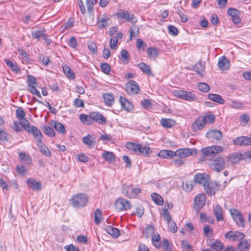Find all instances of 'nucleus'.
<instances>
[{
  "mask_svg": "<svg viewBox=\"0 0 251 251\" xmlns=\"http://www.w3.org/2000/svg\"><path fill=\"white\" fill-rule=\"evenodd\" d=\"M126 148L133 151L136 154L148 156L151 153V151L149 145H142L133 142H128L126 144Z\"/></svg>",
  "mask_w": 251,
  "mask_h": 251,
  "instance_id": "obj_1",
  "label": "nucleus"
},
{
  "mask_svg": "<svg viewBox=\"0 0 251 251\" xmlns=\"http://www.w3.org/2000/svg\"><path fill=\"white\" fill-rule=\"evenodd\" d=\"M88 201L87 196L84 194H77L72 197L70 202L74 207H82L86 206Z\"/></svg>",
  "mask_w": 251,
  "mask_h": 251,
  "instance_id": "obj_2",
  "label": "nucleus"
},
{
  "mask_svg": "<svg viewBox=\"0 0 251 251\" xmlns=\"http://www.w3.org/2000/svg\"><path fill=\"white\" fill-rule=\"evenodd\" d=\"M114 207L117 211H123L131 209V205L128 201L120 198L115 201Z\"/></svg>",
  "mask_w": 251,
  "mask_h": 251,
  "instance_id": "obj_3",
  "label": "nucleus"
},
{
  "mask_svg": "<svg viewBox=\"0 0 251 251\" xmlns=\"http://www.w3.org/2000/svg\"><path fill=\"white\" fill-rule=\"evenodd\" d=\"M224 151V148L219 146H212L202 148L201 152L204 156H210L221 152Z\"/></svg>",
  "mask_w": 251,
  "mask_h": 251,
  "instance_id": "obj_4",
  "label": "nucleus"
},
{
  "mask_svg": "<svg viewBox=\"0 0 251 251\" xmlns=\"http://www.w3.org/2000/svg\"><path fill=\"white\" fill-rule=\"evenodd\" d=\"M206 202V196L203 193L198 194L194 199V208L197 213L204 206Z\"/></svg>",
  "mask_w": 251,
  "mask_h": 251,
  "instance_id": "obj_5",
  "label": "nucleus"
},
{
  "mask_svg": "<svg viewBox=\"0 0 251 251\" xmlns=\"http://www.w3.org/2000/svg\"><path fill=\"white\" fill-rule=\"evenodd\" d=\"M116 15L118 19H124L126 22L135 23L137 21V18L133 14L124 10H120Z\"/></svg>",
  "mask_w": 251,
  "mask_h": 251,
  "instance_id": "obj_6",
  "label": "nucleus"
},
{
  "mask_svg": "<svg viewBox=\"0 0 251 251\" xmlns=\"http://www.w3.org/2000/svg\"><path fill=\"white\" fill-rule=\"evenodd\" d=\"M230 213L236 224L239 226H245V220L241 213L236 209L232 208L230 209Z\"/></svg>",
  "mask_w": 251,
  "mask_h": 251,
  "instance_id": "obj_7",
  "label": "nucleus"
},
{
  "mask_svg": "<svg viewBox=\"0 0 251 251\" xmlns=\"http://www.w3.org/2000/svg\"><path fill=\"white\" fill-rule=\"evenodd\" d=\"M220 184L216 181H208L204 184L203 188L205 192L208 195H214L216 191L218 189Z\"/></svg>",
  "mask_w": 251,
  "mask_h": 251,
  "instance_id": "obj_8",
  "label": "nucleus"
},
{
  "mask_svg": "<svg viewBox=\"0 0 251 251\" xmlns=\"http://www.w3.org/2000/svg\"><path fill=\"white\" fill-rule=\"evenodd\" d=\"M226 162L224 158L219 156L214 159L211 163L212 168L217 172L222 171L225 167Z\"/></svg>",
  "mask_w": 251,
  "mask_h": 251,
  "instance_id": "obj_9",
  "label": "nucleus"
},
{
  "mask_svg": "<svg viewBox=\"0 0 251 251\" xmlns=\"http://www.w3.org/2000/svg\"><path fill=\"white\" fill-rule=\"evenodd\" d=\"M122 191L127 197L134 198L141 192V189L138 188H133L131 185L125 186L123 188Z\"/></svg>",
  "mask_w": 251,
  "mask_h": 251,
  "instance_id": "obj_10",
  "label": "nucleus"
},
{
  "mask_svg": "<svg viewBox=\"0 0 251 251\" xmlns=\"http://www.w3.org/2000/svg\"><path fill=\"white\" fill-rule=\"evenodd\" d=\"M175 95L186 100L192 101L196 99L195 94L190 92L180 90L175 91Z\"/></svg>",
  "mask_w": 251,
  "mask_h": 251,
  "instance_id": "obj_11",
  "label": "nucleus"
},
{
  "mask_svg": "<svg viewBox=\"0 0 251 251\" xmlns=\"http://www.w3.org/2000/svg\"><path fill=\"white\" fill-rule=\"evenodd\" d=\"M246 159L244 157V153L243 154L239 152H234L226 157L227 163L228 164H234L238 163L240 160Z\"/></svg>",
  "mask_w": 251,
  "mask_h": 251,
  "instance_id": "obj_12",
  "label": "nucleus"
},
{
  "mask_svg": "<svg viewBox=\"0 0 251 251\" xmlns=\"http://www.w3.org/2000/svg\"><path fill=\"white\" fill-rule=\"evenodd\" d=\"M126 90L128 94H137L140 91L139 86L134 80H130L126 85Z\"/></svg>",
  "mask_w": 251,
  "mask_h": 251,
  "instance_id": "obj_13",
  "label": "nucleus"
},
{
  "mask_svg": "<svg viewBox=\"0 0 251 251\" xmlns=\"http://www.w3.org/2000/svg\"><path fill=\"white\" fill-rule=\"evenodd\" d=\"M92 123L93 121H96L100 124H104L106 122V119L103 115L99 112H90Z\"/></svg>",
  "mask_w": 251,
  "mask_h": 251,
  "instance_id": "obj_14",
  "label": "nucleus"
},
{
  "mask_svg": "<svg viewBox=\"0 0 251 251\" xmlns=\"http://www.w3.org/2000/svg\"><path fill=\"white\" fill-rule=\"evenodd\" d=\"M26 131L29 133H31L34 136L36 141L38 143H41V141H42V134L35 126L27 127V128H26Z\"/></svg>",
  "mask_w": 251,
  "mask_h": 251,
  "instance_id": "obj_15",
  "label": "nucleus"
},
{
  "mask_svg": "<svg viewBox=\"0 0 251 251\" xmlns=\"http://www.w3.org/2000/svg\"><path fill=\"white\" fill-rule=\"evenodd\" d=\"M235 145L248 146L251 145L250 137L248 136H240L233 140Z\"/></svg>",
  "mask_w": 251,
  "mask_h": 251,
  "instance_id": "obj_16",
  "label": "nucleus"
},
{
  "mask_svg": "<svg viewBox=\"0 0 251 251\" xmlns=\"http://www.w3.org/2000/svg\"><path fill=\"white\" fill-rule=\"evenodd\" d=\"M227 13L232 17V20L234 24H238L241 22L239 11L234 8H230L228 9Z\"/></svg>",
  "mask_w": 251,
  "mask_h": 251,
  "instance_id": "obj_17",
  "label": "nucleus"
},
{
  "mask_svg": "<svg viewBox=\"0 0 251 251\" xmlns=\"http://www.w3.org/2000/svg\"><path fill=\"white\" fill-rule=\"evenodd\" d=\"M209 180V177L204 174H197L194 176V182L196 184L197 183L204 184L206 183Z\"/></svg>",
  "mask_w": 251,
  "mask_h": 251,
  "instance_id": "obj_18",
  "label": "nucleus"
},
{
  "mask_svg": "<svg viewBox=\"0 0 251 251\" xmlns=\"http://www.w3.org/2000/svg\"><path fill=\"white\" fill-rule=\"evenodd\" d=\"M193 153V150L189 148L180 149L175 151V156L179 158L187 157Z\"/></svg>",
  "mask_w": 251,
  "mask_h": 251,
  "instance_id": "obj_19",
  "label": "nucleus"
},
{
  "mask_svg": "<svg viewBox=\"0 0 251 251\" xmlns=\"http://www.w3.org/2000/svg\"><path fill=\"white\" fill-rule=\"evenodd\" d=\"M218 66L220 70L225 71L228 69L229 67V62L227 58L223 56L219 58Z\"/></svg>",
  "mask_w": 251,
  "mask_h": 251,
  "instance_id": "obj_20",
  "label": "nucleus"
},
{
  "mask_svg": "<svg viewBox=\"0 0 251 251\" xmlns=\"http://www.w3.org/2000/svg\"><path fill=\"white\" fill-rule=\"evenodd\" d=\"M206 136L210 139L219 140L222 138L223 134L220 130L212 129L207 132Z\"/></svg>",
  "mask_w": 251,
  "mask_h": 251,
  "instance_id": "obj_21",
  "label": "nucleus"
},
{
  "mask_svg": "<svg viewBox=\"0 0 251 251\" xmlns=\"http://www.w3.org/2000/svg\"><path fill=\"white\" fill-rule=\"evenodd\" d=\"M110 19L109 17L105 14L102 15V17L100 18L98 17V21L97 23V26L100 29L106 27L108 25L107 21Z\"/></svg>",
  "mask_w": 251,
  "mask_h": 251,
  "instance_id": "obj_22",
  "label": "nucleus"
},
{
  "mask_svg": "<svg viewBox=\"0 0 251 251\" xmlns=\"http://www.w3.org/2000/svg\"><path fill=\"white\" fill-rule=\"evenodd\" d=\"M27 184L29 188L33 190L38 191L41 189V183L39 182L36 181L32 178H30L27 179Z\"/></svg>",
  "mask_w": 251,
  "mask_h": 251,
  "instance_id": "obj_23",
  "label": "nucleus"
},
{
  "mask_svg": "<svg viewBox=\"0 0 251 251\" xmlns=\"http://www.w3.org/2000/svg\"><path fill=\"white\" fill-rule=\"evenodd\" d=\"M82 142L89 148H93L96 144V140L92 135L88 134L82 138Z\"/></svg>",
  "mask_w": 251,
  "mask_h": 251,
  "instance_id": "obj_24",
  "label": "nucleus"
},
{
  "mask_svg": "<svg viewBox=\"0 0 251 251\" xmlns=\"http://www.w3.org/2000/svg\"><path fill=\"white\" fill-rule=\"evenodd\" d=\"M205 125V124L204 123V119L202 117H199L192 124V127L195 131L198 130H201L203 128Z\"/></svg>",
  "mask_w": 251,
  "mask_h": 251,
  "instance_id": "obj_25",
  "label": "nucleus"
},
{
  "mask_svg": "<svg viewBox=\"0 0 251 251\" xmlns=\"http://www.w3.org/2000/svg\"><path fill=\"white\" fill-rule=\"evenodd\" d=\"M104 229L107 233L112 236L114 238H118L120 234L119 229L112 226H107Z\"/></svg>",
  "mask_w": 251,
  "mask_h": 251,
  "instance_id": "obj_26",
  "label": "nucleus"
},
{
  "mask_svg": "<svg viewBox=\"0 0 251 251\" xmlns=\"http://www.w3.org/2000/svg\"><path fill=\"white\" fill-rule=\"evenodd\" d=\"M50 125L53 126L58 132L63 134L66 133L65 127L61 123L52 120L50 122Z\"/></svg>",
  "mask_w": 251,
  "mask_h": 251,
  "instance_id": "obj_27",
  "label": "nucleus"
},
{
  "mask_svg": "<svg viewBox=\"0 0 251 251\" xmlns=\"http://www.w3.org/2000/svg\"><path fill=\"white\" fill-rule=\"evenodd\" d=\"M158 155L162 158H171L175 156V151L171 150H162L159 152Z\"/></svg>",
  "mask_w": 251,
  "mask_h": 251,
  "instance_id": "obj_28",
  "label": "nucleus"
},
{
  "mask_svg": "<svg viewBox=\"0 0 251 251\" xmlns=\"http://www.w3.org/2000/svg\"><path fill=\"white\" fill-rule=\"evenodd\" d=\"M120 102L122 105V107L124 108V109L128 111L132 109L133 106L131 103L128 101L126 98L120 97Z\"/></svg>",
  "mask_w": 251,
  "mask_h": 251,
  "instance_id": "obj_29",
  "label": "nucleus"
},
{
  "mask_svg": "<svg viewBox=\"0 0 251 251\" xmlns=\"http://www.w3.org/2000/svg\"><path fill=\"white\" fill-rule=\"evenodd\" d=\"M205 69L204 63L202 62H199L196 64L194 67V70L201 76H203V72Z\"/></svg>",
  "mask_w": 251,
  "mask_h": 251,
  "instance_id": "obj_30",
  "label": "nucleus"
},
{
  "mask_svg": "<svg viewBox=\"0 0 251 251\" xmlns=\"http://www.w3.org/2000/svg\"><path fill=\"white\" fill-rule=\"evenodd\" d=\"M137 66L148 75L151 76H153V75L151 72L150 66L146 65L145 63L141 62L138 64L137 65Z\"/></svg>",
  "mask_w": 251,
  "mask_h": 251,
  "instance_id": "obj_31",
  "label": "nucleus"
},
{
  "mask_svg": "<svg viewBox=\"0 0 251 251\" xmlns=\"http://www.w3.org/2000/svg\"><path fill=\"white\" fill-rule=\"evenodd\" d=\"M123 37V34L121 32H119L115 36H113L110 41V47L111 49H114L117 47L118 39H121Z\"/></svg>",
  "mask_w": 251,
  "mask_h": 251,
  "instance_id": "obj_32",
  "label": "nucleus"
},
{
  "mask_svg": "<svg viewBox=\"0 0 251 251\" xmlns=\"http://www.w3.org/2000/svg\"><path fill=\"white\" fill-rule=\"evenodd\" d=\"M223 213L221 207L218 204L216 205L214 209V213L218 221L223 220Z\"/></svg>",
  "mask_w": 251,
  "mask_h": 251,
  "instance_id": "obj_33",
  "label": "nucleus"
},
{
  "mask_svg": "<svg viewBox=\"0 0 251 251\" xmlns=\"http://www.w3.org/2000/svg\"><path fill=\"white\" fill-rule=\"evenodd\" d=\"M4 62L9 67V68L10 70H11L13 72L15 73H18L20 72V69L19 68L16 63H14L12 61L8 59H5L4 60Z\"/></svg>",
  "mask_w": 251,
  "mask_h": 251,
  "instance_id": "obj_34",
  "label": "nucleus"
},
{
  "mask_svg": "<svg viewBox=\"0 0 251 251\" xmlns=\"http://www.w3.org/2000/svg\"><path fill=\"white\" fill-rule=\"evenodd\" d=\"M103 99L105 103L108 106H111L114 102L113 95L110 93L104 94Z\"/></svg>",
  "mask_w": 251,
  "mask_h": 251,
  "instance_id": "obj_35",
  "label": "nucleus"
},
{
  "mask_svg": "<svg viewBox=\"0 0 251 251\" xmlns=\"http://www.w3.org/2000/svg\"><path fill=\"white\" fill-rule=\"evenodd\" d=\"M37 145L38 146L40 151L47 156L51 155V151L49 150V148L44 144L42 143V140L41 143L37 142Z\"/></svg>",
  "mask_w": 251,
  "mask_h": 251,
  "instance_id": "obj_36",
  "label": "nucleus"
},
{
  "mask_svg": "<svg viewBox=\"0 0 251 251\" xmlns=\"http://www.w3.org/2000/svg\"><path fill=\"white\" fill-rule=\"evenodd\" d=\"M208 97L210 100L218 102L220 104H224L225 103V100L219 95L215 94H209L208 95Z\"/></svg>",
  "mask_w": 251,
  "mask_h": 251,
  "instance_id": "obj_37",
  "label": "nucleus"
},
{
  "mask_svg": "<svg viewBox=\"0 0 251 251\" xmlns=\"http://www.w3.org/2000/svg\"><path fill=\"white\" fill-rule=\"evenodd\" d=\"M79 119L81 122L86 125H91L92 124L91 115H86L85 114H80L79 116Z\"/></svg>",
  "mask_w": 251,
  "mask_h": 251,
  "instance_id": "obj_38",
  "label": "nucleus"
},
{
  "mask_svg": "<svg viewBox=\"0 0 251 251\" xmlns=\"http://www.w3.org/2000/svg\"><path fill=\"white\" fill-rule=\"evenodd\" d=\"M147 53L149 58H155L158 55L159 51L156 48L150 47L148 49Z\"/></svg>",
  "mask_w": 251,
  "mask_h": 251,
  "instance_id": "obj_39",
  "label": "nucleus"
},
{
  "mask_svg": "<svg viewBox=\"0 0 251 251\" xmlns=\"http://www.w3.org/2000/svg\"><path fill=\"white\" fill-rule=\"evenodd\" d=\"M161 125L166 128H171L176 124V122L170 119H162L161 121Z\"/></svg>",
  "mask_w": 251,
  "mask_h": 251,
  "instance_id": "obj_40",
  "label": "nucleus"
},
{
  "mask_svg": "<svg viewBox=\"0 0 251 251\" xmlns=\"http://www.w3.org/2000/svg\"><path fill=\"white\" fill-rule=\"evenodd\" d=\"M210 243L211 247L216 251H221L224 248V245L220 241L214 240L213 242L210 241Z\"/></svg>",
  "mask_w": 251,
  "mask_h": 251,
  "instance_id": "obj_41",
  "label": "nucleus"
},
{
  "mask_svg": "<svg viewBox=\"0 0 251 251\" xmlns=\"http://www.w3.org/2000/svg\"><path fill=\"white\" fill-rule=\"evenodd\" d=\"M194 181H185L182 183V188L184 190L190 192L194 187Z\"/></svg>",
  "mask_w": 251,
  "mask_h": 251,
  "instance_id": "obj_42",
  "label": "nucleus"
},
{
  "mask_svg": "<svg viewBox=\"0 0 251 251\" xmlns=\"http://www.w3.org/2000/svg\"><path fill=\"white\" fill-rule=\"evenodd\" d=\"M151 198L155 203L158 205H162L163 200L162 197L156 193H153L151 194Z\"/></svg>",
  "mask_w": 251,
  "mask_h": 251,
  "instance_id": "obj_43",
  "label": "nucleus"
},
{
  "mask_svg": "<svg viewBox=\"0 0 251 251\" xmlns=\"http://www.w3.org/2000/svg\"><path fill=\"white\" fill-rule=\"evenodd\" d=\"M63 69L65 74L68 78L70 79H74L75 78V75L74 73L68 66L65 65L64 66H63Z\"/></svg>",
  "mask_w": 251,
  "mask_h": 251,
  "instance_id": "obj_44",
  "label": "nucleus"
},
{
  "mask_svg": "<svg viewBox=\"0 0 251 251\" xmlns=\"http://www.w3.org/2000/svg\"><path fill=\"white\" fill-rule=\"evenodd\" d=\"M45 32L44 29L37 30L35 31H32L31 33L32 37L33 39H39L40 37H43Z\"/></svg>",
  "mask_w": 251,
  "mask_h": 251,
  "instance_id": "obj_45",
  "label": "nucleus"
},
{
  "mask_svg": "<svg viewBox=\"0 0 251 251\" xmlns=\"http://www.w3.org/2000/svg\"><path fill=\"white\" fill-rule=\"evenodd\" d=\"M102 213L99 209H97L94 212V221L96 224L98 225L101 222Z\"/></svg>",
  "mask_w": 251,
  "mask_h": 251,
  "instance_id": "obj_46",
  "label": "nucleus"
},
{
  "mask_svg": "<svg viewBox=\"0 0 251 251\" xmlns=\"http://www.w3.org/2000/svg\"><path fill=\"white\" fill-rule=\"evenodd\" d=\"M102 157L106 160L109 161H114L115 156L113 152L105 151L102 153Z\"/></svg>",
  "mask_w": 251,
  "mask_h": 251,
  "instance_id": "obj_47",
  "label": "nucleus"
},
{
  "mask_svg": "<svg viewBox=\"0 0 251 251\" xmlns=\"http://www.w3.org/2000/svg\"><path fill=\"white\" fill-rule=\"evenodd\" d=\"M199 89L203 92H207L210 90V86L205 82H200L198 85Z\"/></svg>",
  "mask_w": 251,
  "mask_h": 251,
  "instance_id": "obj_48",
  "label": "nucleus"
},
{
  "mask_svg": "<svg viewBox=\"0 0 251 251\" xmlns=\"http://www.w3.org/2000/svg\"><path fill=\"white\" fill-rule=\"evenodd\" d=\"M250 247V244L249 243L248 241L245 240L241 242L238 245V249L240 251H242L245 250H249Z\"/></svg>",
  "mask_w": 251,
  "mask_h": 251,
  "instance_id": "obj_49",
  "label": "nucleus"
},
{
  "mask_svg": "<svg viewBox=\"0 0 251 251\" xmlns=\"http://www.w3.org/2000/svg\"><path fill=\"white\" fill-rule=\"evenodd\" d=\"M27 89L32 94L36 95L40 98H41L40 93L33 85L28 84Z\"/></svg>",
  "mask_w": 251,
  "mask_h": 251,
  "instance_id": "obj_50",
  "label": "nucleus"
},
{
  "mask_svg": "<svg viewBox=\"0 0 251 251\" xmlns=\"http://www.w3.org/2000/svg\"><path fill=\"white\" fill-rule=\"evenodd\" d=\"M44 132L45 134L50 137H54L55 135V132L53 128L49 126H46L44 128Z\"/></svg>",
  "mask_w": 251,
  "mask_h": 251,
  "instance_id": "obj_51",
  "label": "nucleus"
},
{
  "mask_svg": "<svg viewBox=\"0 0 251 251\" xmlns=\"http://www.w3.org/2000/svg\"><path fill=\"white\" fill-rule=\"evenodd\" d=\"M16 115L17 118L19 120H21L25 118V112L22 107H19L16 110Z\"/></svg>",
  "mask_w": 251,
  "mask_h": 251,
  "instance_id": "obj_52",
  "label": "nucleus"
},
{
  "mask_svg": "<svg viewBox=\"0 0 251 251\" xmlns=\"http://www.w3.org/2000/svg\"><path fill=\"white\" fill-rule=\"evenodd\" d=\"M160 235L158 234H154L152 237V242L153 244L158 248L160 246Z\"/></svg>",
  "mask_w": 251,
  "mask_h": 251,
  "instance_id": "obj_53",
  "label": "nucleus"
},
{
  "mask_svg": "<svg viewBox=\"0 0 251 251\" xmlns=\"http://www.w3.org/2000/svg\"><path fill=\"white\" fill-rule=\"evenodd\" d=\"M233 233L234 236L232 239V241H239L243 239L245 237V234L241 232L238 231H234Z\"/></svg>",
  "mask_w": 251,
  "mask_h": 251,
  "instance_id": "obj_54",
  "label": "nucleus"
},
{
  "mask_svg": "<svg viewBox=\"0 0 251 251\" xmlns=\"http://www.w3.org/2000/svg\"><path fill=\"white\" fill-rule=\"evenodd\" d=\"M162 214L164 220H165L167 223L170 222L171 221H172L171 215L168 212L167 209L166 208L163 209Z\"/></svg>",
  "mask_w": 251,
  "mask_h": 251,
  "instance_id": "obj_55",
  "label": "nucleus"
},
{
  "mask_svg": "<svg viewBox=\"0 0 251 251\" xmlns=\"http://www.w3.org/2000/svg\"><path fill=\"white\" fill-rule=\"evenodd\" d=\"M100 68L102 72L106 74H108L110 71V66L106 63H102L100 64Z\"/></svg>",
  "mask_w": 251,
  "mask_h": 251,
  "instance_id": "obj_56",
  "label": "nucleus"
},
{
  "mask_svg": "<svg viewBox=\"0 0 251 251\" xmlns=\"http://www.w3.org/2000/svg\"><path fill=\"white\" fill-rule=\"evenodd\" d=\"M154 228L152 226H148L146 227L145 230L144 231L146 237H149L153 233Z\"/></svg>",
  "mask_w": 251,
  "mask_h": 251,
  "instance_id": "obj_57",
  "label": "nucleus"
},
{
  "mask_svg": "<svg viewBox=\"0 0 251 251\" xmlns=\"http://www.w3.org/2000/svg\"><path fill=\"white\" fill-rule=\"evenodd\" d=\"M204 234L207 237H211L212 235L213 231L209 225H205L203 227Z\"/></svg>",
  "mask_w": 251,
  "mask_h": 251,
  "instance_id": "obj_58",
  "label": "nucleus"
},
{
  "mask_svg": "<svg viewBox=\"0 0 251 251\" xmlns=\"http://www.w3.org/2000/svg\"><path fill=\"white\" fill-rule=\"evenodd\" d=\"M168 224L170 230L173 233H176L177 232V227L175 222L172 220L170 222H168Z\"/></svg>",
  "mask_w": 251,
  "mask_h": 251,
  "instance_id": "obj_59",
  "label": "nucleus"
},
{
  "mask_svg": "<svg viewBox=\"0 0 251 251\" xmlns=\"http://www.w3.org/2000/svg\"><path fill=\"white\" fill-rule=\"evenodd\" d=\"M69 46L71 48H75L78 46V42L74 37H71L69 42Z\"/></svg>",
  "mask_w": 251,
  "mask_h": 251,
  "instance_id": "obj_60",
  "label": "nucleus"
},
{
  "mask_svg": "<svg viewBox=\"0 0 251 251\" xmlns=\"http://www.w3.org/2000/svg\"><path fill=\"white\" fill-rule=\"evenodd\" d=\"M169 32L173 35H176L178 33V29L175 26L169 25L168 27Z\"/></svg>",
  "mask_w": 251,
  "mask_h": 251,
  "instance_id": "obj_61",
  "label": "nucleus"
},
{
  "mask_svg": "<svg viewBox=\"0 0 251 251\" xmlns=\"http://www.w3.org/2000/svg\"><path fill=\"white\" fill-rule=\"evenodd\" d=\"M121 56L122 59L128 62L129 60V54L126 50H122L121 51Z\"/></svg>",
  "mask_w": 251,
  "mask_h": 251,
  "instance_id": "obj_62",
  "label": "nucleus"
},
{
  "mask_svg": "<svg viewBox=\"0 0 251 251\" xmlns=\"http://www.w3.org/2000/svg\"><path fill=\"white\" fill-rule=\"evenodd\" d=\"M202 118L204 119L205 124L206 123H208L209 124L212 123L215 120L214 116L212 114L206 115Z\"/></svg>",
  "mask_w": 251,
  "mask_h": 251,
  "instance_id": "obj_63",
  "label": "nucleus"
},
{
  "mask_svg": "<svg viewBox=\"0 0 251 251\" xmlns=\"http://www.w3.org/2000/svg\"><path fill=\"white\" fill-rule=\"evenodd\" d=\"M169 242L168 240L166 239H164L163 240L162 243V246L163 249V250L165 251H171L169 249Z\"/></svg>",
  "mask_w": 251,
  "mask_h": 251,
  "instance_id": "obj_64",
  "label": "nucleus"
}]
</instances>
